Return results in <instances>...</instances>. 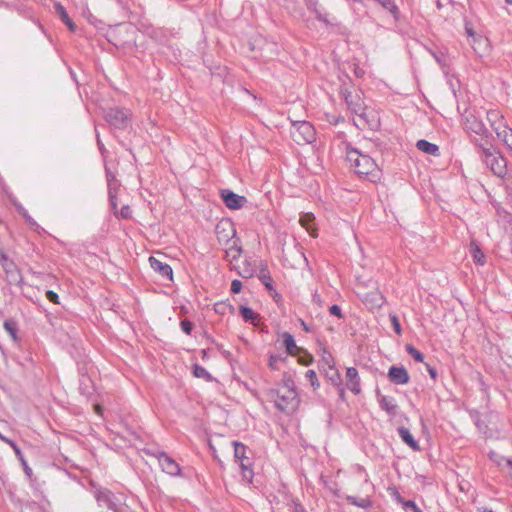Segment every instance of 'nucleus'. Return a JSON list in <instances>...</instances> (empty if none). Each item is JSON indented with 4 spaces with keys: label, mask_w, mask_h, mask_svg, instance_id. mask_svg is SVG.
Returning a JSON list of instances; mask_svg holds the SVG:
<instances>
[{
    "label": "nucleus",
    "mask_w": 512,
    "mask_h": 512,
    "mask_svg": "<svg viewBox=\"0 0 512 512\" xmlns=\"http://www.w3.org/2000/svg\"><path fill=\"white\" fill-rule=\"evenodd\" d=\"M387 377L389 381L396 385H405L410 381V376L404 366H391L388 370Z\"/></svg>",
    "instance_id": "obj_11"
},
{
    "label": "nucleus",
    "mask_w": 512,
    "mask_h": 512,
    "mask_svg": "<svg viewBox=\"0 0 512 512\" xmlns=\"http://www.w3.org/2000/svg\"><path fill=\"white\" fill-rule=\"evenodd\" d=\"M283 344L286 348L287 353L290 355H294L295 352L298 350V347L296 345L293 335H291L288 332H285L283 334Z\"/></svg>",
    "instance_id": "obj_27"
},
{
    "label": "nucleus",
    "mask_w": 512,
    "mask_h": 512,
    "mask_svg": "<svg viewBox=\"0 0 512 512\" xmlns=\"http://www.w3.org/2000/svg\"><path fill=\"white\" fill-rule=\"evenodd\" d=\"M376 396L380 408L384 410L389 416H396L398 405L396 404L395 399L393 397L381 394L379 389L376 390Z\"/></svg>",
    "instance_id": "obj_15"
},
{
    "label": "nucleus",
    "mask_w": 512,
    "mask_h": 512,
    "mask_svg": "<svg viewBox=\"0 0 512 512\" xmlns=\"http://www.w3.org/2000/svg\"><path fill=\"white\" fill-rule=\"evenodd\" d=\"M117 218L129 219L132 216V211L129 205H123L120 212L115 215Z\"/></svg>",
    "instance_id": "obj_43"
},
{
    "label": "nucleus",
    "mask_w": 512,
    "mask_h": 512,
    "mask_svg": "<svg viewBox=\"0 0 512 512\" xmlns=\"http://www.w3.org/2000/svg\"><path fill=\"white\" fill-rule=\"evenodd\" d=\"M315 217L312 213L303 214L300 218L301 225L306 228V230L313 235V222Z\"/></svg>",
    "instance_id": "obj_31"
},
{
    "label": "nucleus",
    "mask_w": 512,
    "mask_h": 512,
    "mask_svg": "<svg viewBox=\"0 0 512 512\" xmlns=\"http://www.w3.org/2000/svg\"><path fill=\"white\" fill-rule=\"evenodd\" d=\"M486 118L488 122L490 123L491 128L494 130V132L497 134V132L502 131V129L507 126L503 122V117L500 115V113L497 110H488L486 114Z\"/></svg>",
    "instance_id": "obj_20"
},
{
    "label": "nucleus",
    "mask_w": 512,
    "mask_h": 512,
    "mask_svg": "<svg viewBox=\"0 0 512 512\" xmlns=\"http://www.w3.org/2000/svg\"><path fill=\"white\" fill-rule=\"evenodd\" d=\"M471 255L475 263L483 265L485 263V255L478 245L471 243Z\"/></svg>",
    "instance_id": "obj_30"
},
{
    "label": "nucleus",
    "mask_w": 512,
    "mask_h": 512,
    "mask_svg": "<svg viewBox=\"0 0 512 512\" xmlns=\"http://www.w3.org/2000/svg\"><path fill=\"white\" fill-rule=\"evenodd\" d=\"M193 374L195 377L203 378L207 381H212V379H213L211 374L204 367H202L199 364L193 365Z\"/></svg>",
    "instance_id": "obj_32"
},
{
    "label": "nucleus",
    "mask_w": 512,
    "mask_h": 512,
    "mask_svg": "<svg viewBox=\"0 0 512 512\" xmlns=\"http://www.w3.org/2000/svg\"><path fill=\"white\" fill-rule=\"evenodd\" d=\"M347 388L355 395L361 392L360 377L358 371L354 367L347 368L346 371Z\"/></svg>",
    "instance_id": "obj_17"
},
{
    "label": "nucleus",
    "mask_w": 512,
    "mask_h": 512,
    "mask_svg": "<svg viewBox=\"0 0 512 512\" xmlns=\"http://www.w3.org/2000/svg\"><path fill=\"white\" fill-rule=\"evenodd\" d=\"M271 297L275 300V302H279L282 298V296L275 290L273 287L272 292H269Z\"/></svg>",
    "instance_id": "obj_61"
},
{
    "label": "nucleus",
    "mask_w": 512,
    "mask_h": 512,
    "mask_svg": "<svg viewBox=\"0 0 512 512\" xmlns=\"http://www.w3.org/2000/svg\"><path fill=\"white\" fill-rule=\"evenodd\" d=\"M21 460H22V462H23V464H24V471H25V473H26L28 476H31V474H32V469L27 465V463H26L23 459H21Z\"/></svg>",
    "instance_id": "obj_64"
},
{
    "label": "nucleus",
    "mask_w": 512,
    "mask_h": 512,
    "mask_svg": "<svg viewBox=\"0 0 512 512\" xmlns=\"http://www.w3.org/2000/svg\"><path fill=\"white\" fill-rule=\"evenodd\" d=\"M92 494L100 507H107L113 512H121V505L112 491L92 484Z\"/></svg>",
    "instance_id": "obj_6"
},
{
    "label": "nucleus",
    "mask_w": 512,
    "mask_h": 512,
    "mask_svg": "<svg viewBox=\"0 0 512 512\" xmlns=\"http://www.w3.org/2000/svg\"><path fill=\"white\" fill-rule=\"evenodd\" d=\"M220 194L222 201L229 209L238 210L247 203L245 196L238 195L229 189H222Z\"/></svg>",
    "instance_id": "obj_9"
},
{
    "label": "nucleus",
    "mask_w": 512,
    "mask_h": 512,
    "mask_svg": "<svg viewBox=\"0 0 512 512\" xmlns=\"http://www.w3.org/2000/svg\"><path fill=\"white\" fill-rule=\"evenodd\" d=\"M149 264L151 268L163 278L167 280L173 279V270L169 264L160 261L154 256L149 257Z\"/></svg>",
    "instance_id": "obj_16"
},
{
    "label": "nucleus",
    "mask_w": 512,
    "mask_h": 512,
    "mask_svg": "<svg viewBox=\"0 0 512 512\" xmlns=\"http://www.w3.org/2000/svg\"><path fill=\"white\" fill-rule=\"evenodd\" d=\"M242 290V282L238 279H234L231 282V292L234 294L240 293Z\"/></svg>",
    "instance_id": "obj_48"
},
{
    "label": "nucleus",
    "mask_w": 512,
    "mask_h": 512,
    "mask_svg": "<svg viewBox=\"0 0 512 512\" xmlns=\"http://www.w3.org/2000/svg\"><path fill=\"white\" fill-rule=\"evenodd\" d=\"M342 95L351 113L357 115L364 124L368 123L365 104L361 96L356 92L349 91L348 89L342 90Z\"/></svg>",
    "instance_id": "obj_7"
},
{
    "label": "nucleus",
    "mask_w": 512,
    "mask_h": 512,
    "mask_svg": "<svg viewBox=\"0 0 512 512\" xmlns=\"http://www.w3.org/2000/svg\"><path fill=\"white\" fill-rule=\"evenodd\" d=\"M346 500L351 505L360 507V508H368L372 505V501L366 497V498H357L355 496L347 495Z\"/></svg>",
    "instance_id": "obj_28"
},
{
    "label": "nucleus",
    "mask_w": 512,
    "mask_h": 512,
    "mask_svg": "<svg viewBox=\"0 0 512 512\" xmlns=\"http://www.w3.org/2000/svg\"><path fill=\"white\" fill-rule=\"evenodd\" d=\"M383 8L394 13L397 11V7L392 0H376Z\"/></svg>",
    "instance_id": "obj_45"
},
{
    "label": "nucleus",
    "mask_w": 512,
    "mask_h": 512,
    "mask_svg": "<svg viewBox=\"0 0 512 512\" xmlns=\"http://www.w3.org/2000/svg\"><path fill=\"white\" fill-rule=\"evenodd\" d=\"M324 361L328 364V370H326V378L331 382L332 385L339 388L340 395L343 396L344 389L342 387V378L339 371L335 368L332 356L324 358Z\"/></svg>",
    "instance_id": "obj_12"
},
{
    "label": "nucleus",
    "mask_w": 512,
    "mask_h": 512,
    "mask_svg": "<svg viewBox=\"0 0 512 512\" xmlns=\"http://www.w3.org/2000/svg\"><path fill=\"white\" fill-rule=\"evenodd\" d=\"M404 509H411L413 512H423L413 500L403 501Z\"/></svg>",
    "instance_id": "obj_46"
},
{
    "label": "nucleus",
    "mask_w": 512,
    "mask_h": 512,
    "mask_svg": "<svg viewBox=\"0 0 512 512\" xmlns=\"http://www.w3.org/2000/svg\"><path fill=\"white\" fill-rule=\"evenodd\" d=\"M474 423L479 430L486 428L485 423L479 418L478 415L474 418Z\"/></svg>",
    "instance_id": "obj_60"
},
{
    "label": "nucleus",
    "mask_w": 512,
    "mask_h": 512,
    "mask_svg": "<svg viewBox=\"0 0 512 512\" xmlns=\"http://www.w3.org/2000/svg\"><path fill=\"white\" fill-rule=\"evenodd\" d=\"M109 205L111 207V210L113 211L114 215H117V208H118V201H117V196H111V198H109Z\"/></svg>",
    "instance_id": "obj_56"
},
{
    "label": "nucleus",
    "mask_w": 512,
    "mask_h": 512,
    "mask_svg": "<svg viewBox=\"0 0 512 512\" xmlns=\"http://www.w3.org/2000/svg\"><path fill=\"white\" fill-rule=\"evenodd\" d=\"M347 160L354 168V172L367 178L371 182H376L380 177V171L376 162L368 155L362 154L359 150L347 145Z\"/></svg>",
    "instance_id": "obj_1"
},
{
    "label": "nucleus",
    "mask_w": 512,
    "mask_h": 512,
    "mask_svg": "<svg viewBox=\"0 0 512 512\" xmlns=\"http://www.w3.org/2000/svg\"><path fill=\"white\" fill-rule=\"evenodd\" d=\"M397 432H398V435L401 438V440L407 446H409L414 451H419L420 450L419 443L414 439V437L412 436V434L410 433L408 428H406L404 426H401V427H399L397 429Z\"/></svg>",
    "instance_id": "obj_22"
},
{
    "label": "nucleus",
    "mask_w": 512,
    "mask_h": 512,
    "mask_svg": "<svg viewBox=\"0 0 512 512\" xmlns=\"http://www.w3.org/2000/svg\"><path fill=\"white\" fill-rule=\"evenodd\" d=\"M55 14L62 20L71 32L76 31V25L68 15L66 8L60 2H54L53 5Z\"/></svg>",
    "instance_id": "obj_19"
},
{
    "label": "nucleus",
    "mask_w": 512,
    "mask_h": 512,
    "mask_svg": "<svg viewBox=\"0 0 512 512\" xmlns=\"http://www.w3.org/2000/svg\"><path fill=\"white\" fill-rule=\"evenodd\" d=\"M162 458L159 460V465L161 466V469L164 473L170 475V476H180L181 475V468L180 465L167 453L164 455H161Z\"/></svg>",
    "instance_id": "obj_13"
},
{
    "label": "nucleus",
    "mask_w": 512,
    "mask_h": 512,
    "mask_svg": "<svg viewBox=\"0 0 512 512\" xmlns=\"http://www.w3.org/2000/svg\"><path fill=\"white\" fill-rule=\"evenodd\" d=\"M180 327L185 334L190 335L194 328V324L188 319H183L180 322Z\"/></svg>",
    "instance_id": "obj_44"
},
{
    "label": "nucleus",
    "mask_w": 512,
    "mask_h": 512,
    "mask_svg": "<svg viewBox=\"0 0 512 512\" xmlns=\"http://www.w3.org/2000/svg\"><path fill=\"white\" fill-rule=\"evenodd\" d=\"M8 444L12 447V449L15 451L16 455H18L22 459V453L18 445L13 441L10 440Z\"/></svg>",
    "instance_id": "obj_59"
},
{
    "label": "nucleus",
    "mask_w": 512,
    "mask_h": 512,
    "mask_svg": "<svg viewBox=\"0 0 512 512\" xmlns=\"http://www.w3.org/2000/svg\"><path fill=\"white\" fill-rule=\"evenodd\" d=\"M425 366H426V370L428 372V374L430 375V377L436 381L437 380V377H438V372H437V369L433 366H431L429 363H424Z\"/></svg>",
    "instance_id": "obj_52"
},
{
    "label": "nucleus",
    "mask_w": 512,
    "mask_h": 512,
    "mask_svg": "<svg viewBox=\"0 0 512 512\" xmlns=\"http://www.w3.org/2000/svg\"><path fill=\"white\" fill-rule=\"evenodd\" d=\"M305 378L310 382L311 386L314 390L320 387V382L317 378L316 372L312 369L307 370L305 373Z\"/></svg>",
    "instance_id": "obj_37"
},
{
    "label": "nucleus",
    "mask_w": 512,
    "mask_h": 512,
    "mask_svg": "<svg viewBox=\"0 0 512 512\" xmlns=\"http://www.w3.org/2000/svg\"><path fill=\"white\" fill-rule=\"evenodd\" d=\"M485 164L489 166L495 175L499 177H504L506 175L507 161L500 152L492 157L488 162H485Z\"/></svg>",
    "instance_id": "obj_14"
},
{
    "label": "nucleus",
    "mask_w": 512,
    "mask_h": 512,
    "mask_svg": "<svg viewBox=\"0 0 512 512\" xmlns=\"http://www.w3.org/2000/svg\"><path fill=\"white\" fill-rule=\"evenodd\" d=\"M464 129L468 133H473L475 135H479L480 137L486 138V143H489V138H491V133L486 128L485 124L482 120L478 119L475 115L470 114L464 119Z\"/></svg>",
    "instance_id": "obj_8"
},
{
    "label": "nucleus",
    "mask_w": 512,
    "mask_h": 512,
    "mask_svg": "<svg viewBox=\"0 0 512 512\" xmlns=\"http://www.w3.org/2000/svg\"><path fill=\"white\" fill-rule=\"evenodd\" d=\"M232 310L233 306L226 301H221L214 304V311L219 315H225Z\"/></svg>",
    "instance_id": "obj_35"
},
{
    "label": "nucleus",
    "mask_w": 512,
    "mask_h": 512,
    "mask_svg": "<svg viewBox=\"0 0 512 512\" xmlns=\"http://www.w3.org/2000/svg\"><path fill=\"white\" fill-rule=\"evenodd\" d=\"M255 272H256L255 269L251 266V264L249 263L248 260H245L243 262V266L238 271L239 275L242 278H251L254 276Z\"/></svg>",
    "instance_id": "obj_34"
},
{
    "label": "nucleus",
    "mask_w": 512,
    "mask_h": 512,
    "mask_svg": "<svg viewBox=\"0 0 512 512\" xmlns=\"http://www.w3.org/2000/svg\"><path fill=\"white\" fill-rule=\"evenodd\" d=\"M472 142L474 143V145L476 147L480 148L481 150L483 149V147H487V146L492 145L490 141H489L488 144L486 143V138L485 137H481L480 139H474Z\"/></svg>",
    "instance_id": "obj_53"
},
{
    "label": "nucleus",
    "mask_w": 512,
    "mask_h": 512,
    "mask_svg": "<svg viewBox=\"0 0 512 512\" xmlns=\"http://www.w3.org/2000/svg\"><path fill=\"white\" fill-rule=\"evenodd\" d=\"M3 327L5 331L10 335L13 342L18 343L20 338L18 337V323L16 320L10 318L4 321Z\"/></svg>",
    "instance_id": "obj_25"
},
{
    "label": "nucleus",
    "mask_w": 512,
    "mask_h": 512,
    "mask_svg": "<svg viewBox=\"0 0 512 512\" xmlns=\"http://www.w3.org/2000/svg\"><path fill=\"white\" fill-rule=\"evenodd\" d=\"M280 390H296L294 380L289 375H284L282 379V387Z\"/></svg>",
    "instance_id": "obj_39"
},
{
    "label": "nucleus",
    "mask_w": 512,
    "mask_h": 512,
    "mask_svg": "<svg viewBox=\"0 0 512 512\" xmlns=\"http://www.w3.org/2000/svg\"><path fill=\"white\" fill-rule=\"evenodd\" d=\"M305 4L311 12L316 11V8H318V0H305Z\"/></svg>",
    "instance_id": "obj_57"
},
{
    "label": "nucleus",
    "mask_w": 512,
    "mask_h": 512,
    "mask_svg": "<svg viewBox=\"0 0 512 512\" xmlns=\"http://www.w3.org/2000/svg\"><path fill=\"white\" fill-rule=\"evenodd\" d=\"M144 453L148 456L156 458L158 461L162 458L161 455H164L166 452L159 450L157 448H145Z\"/></svg>",
    "instance_id": "obj_42"
},
{
    "label": "nucleus",
    "mask_w": 512,
    "mask_h": 512,
    "mask_svg": "<svg viewBox=\"0 0 512 512\" xmlns=\"http://www.w3.org/2000/svg\"><path fill=\"white\" fill-rule=\"evenodd\" d=\"M364 303L370 309L381 308L385 303V298L378 291L367 293L363 298Z\"/></svg>",
    "instance_id": "obj_21"
},
{
    "label": "nucleus",
    "mask_w": 512,
    "mask_h": 512,
    "mask_svg": "<svg viewBox=\"0 0 512 512\" xmlns=\"http://www.w3.org/2000/svg\"><path fill=\"white\" fill-rule=\"evenodd\" d=\"M15 208L31 227H38L37 222L29 215L28 211L21 204H15Z\"/></svg>",
    "instance_id": "obj_33"
},
{
    "label": "nucleus",
    "mask_w": 512,
    "mask_h": 512,
    "mask_svg": "<svg viewBox=\"0 0 512 512\" xmlns=\"http://www.w3.org/2000/svg\"><path fill=\"white\" fill-rule=\"evenodd\" d=\"M329 312L331 315H334L338 318H343L342 310L339 305L334 304L330 306Z\"/></svg>",
    "instance_id": "obj_51"
},
{
    "label": "nucleus",
    "mask_w": 512,
    "mask_h": 512,
    "mask_svg": "<svg viewBox=\"0 0 512 512\" xmlns=\"http://www.w3.org/2000/svg\"><path fill=\"white\" fill-rule=\"evenodd\" d=\"M292 512H307L305 507L297 499H293L291 502Z\"/></svg>",
    "instance_id": "obj_47"
},
{
    "label": "nucleus",
    "mask_w": 512,
    "mask_h": 512,
    "mask_svg": "<svg viewBox=\"0 0 512 512\" xmlns=\"http://www.w3.org/2000/svg\"><path fill=\"white\" fill-rule=\"evenodd\" d=\"M312 361H313V358H312L311 355H306L305 357H301L299 359V363L304 365V366L310 365L312 363Z\"/></svg>",
    "instance_id": "obj_58"
},
{
    "label": "nucleus",
    "mask_w": 512,
    "mask_h": 512,
    "mask_svg": "<svg viewBox=\"0 0 512 512\" xmlns=\"http://www.w3.org/2000/svg\"><path fill=\"white\" fill-rule=\"evenodd\" d=\"M393 496L397 502H399L403 505V501H405V500L401 497L400 493L396 489H394V491H393Z\"/></svg>",
    "instance_id": "obj_63"
},
{
    "label": "nucleus",
    "mask_w": 512,
    "mask_h": 512,
    "mask_svg": "<svg viewBox=\"0 0 512 512\" xmlns=\"http://www.w3.org/2000/svg\"><path fill=\"white\" fill-rule=\"evenodd\" d=\"M46 297L50 302H52L54 304H59V296L56 292H54L52 290H47Z\"/></svg>",
    "instance_id": "obj_50"
},
{
    "label": "nucleus",
    "mask_w": 512,
    "mask_h": 512,
    "mask_svg": "<svg viewBox=\"0 0 512 512\" xmlns=\"http://www.w3.org/2000/svg\"><path fill=\"white\" fill-rule=\"evenodd\" d=\"M258 279L265 286L268 292H272L273 290V279L268 270L267 264L261 262V267L258 273Z\"/></svg>",
    "instance_id": "obj_23"
},
{
    "label": "nucleus",
    "mask_w": 512,
    "mask_h": 512,
    "mask_svg": "<svg viewBox=\"0 0 512 512\" xmlns=\"http://www.w3.org/2000/svg\"><path fill=\"white\" fill-rule=\"evenodd\" d=\"M232 446L234 448L235 461L239 463L241 469L242 479L246 483L251 484L254 472L251 458L247 456L248 447L239 441H232Z\"/></svg>",
    "instance_id": "obj_4"
},
{
    "label": "nucleus",
    "mask_w": 512,
    "mask_h": 512,
    "mask_svg": "<svg viewBox=\"0 0 512 512\" xmlns=\"http://www.w3.org/2000/svg\"><path fill=\"white\" fill-rule=\"evenodd\" d=\"M79 392L86 398H90L95 392V387L92 379L88 374H85L83 372H81V377H79Z\"/></svg>",
    "instance_id": "obj_18"
},
{
    "label": "nucleus",
    "mask_w": 512,
    "mask_h": 512,
    "mask_svg": "<svg viewBox=\"0 0 512 512\" xmlns=\"http://www.w3.org/2000/svg\"><path fill=\"white\" fill-rule=\"evenodd\" d=\"M96 141H97V146H98V149H99L100 153L102 155H104L107 152V150H106V148H105V146H104V144H103V142H102V140L100 138V134H99V132L97 130H96Z\"/></svg>",
    "instance_id": "obj_55"
},
{
    "label": "nucleus",
    "mask_w": 512,
    "mask_h": 512,
    "mask_svg": "<svg viewBox=\"0 0 512 512\" xmlns=\"http://www.w3.org/2000/svg\"><path fill=\"white\" fill-rule=\"evenodd\" d=\"M407 353L417 362H424V354L416 349L412 344L405 347Z\"/></svg>",
    "instance_id": "obj_36"
},
{
    "label": "nucleus",
    "mask_w": 512,
    "mask_h": 512,
    "mask_svg": "<svg viewBox=\"0 0 512 512\" xmlns=\"http://www.w3.org/2000/svg\"><path fill=\"white\" fill-rule=\"evenodd\" d=\"M285 359H286V357H284L282 355L270 354L268 365L272 370H278L277 363L279 361H284Z\"/></svg>",
    "instance_id": "obj_40"
},
{
    "label": "nucleus",
    "mask_w": 512,
    "mask_h": 512,
    "mask_svg": "<svg viewBox=\"0 0 512 512\" xmlns=\"http://www.w3.org/2000/svg\"><path fill=\"white\" fill-rule=\"evenodd\" d=\"M105 175H106L107 184L116 183L117 179H116L115 174L112 173L111 170L107 166H105Z\"/></svg>",
    "instance_id": "obj_54"
},
{
    "label": "nucleus",
    "mask_w": 512,
    "mask_h": 512,
    "mask_svg": "<svg viewBox=\"0 0 512 512\" xmlns=\"http://www.w3.org/2000/svg\"><path fill=\"white\" fill-rule=\"evenodd\" d=\"M239 310L245 322L254 323V321L258 317V314L248 306L241 305Z\"/></svg>",
    "instance_id": "obj_29"
},
{
    "label": "nucleus",
    "mask_w": 512,
    "mask_h": 512,
    "mask_svg": "<svg viewBox=\"0 0 512 512\" xmlns=\"http://www.w3.org/2000/svg\"><path fill=\"white\" fill-rule=\"evenodd\" d=\"M131 112L118 106L103 109L105 121L114 129L125 130L131 124Z\"/></svg>",
    "instance_id": "obj_3"
},
{
    "label": "nucleus",
    "mask_w": 512,
    "mask_h": 512,
    "mask_svg": "<svg viewBox=\"0 0 512 512\" xmlns=\"http://www.w3.org/2000/svg\"><path fill=\"white\" fill-rule=\"evenodd\" d=\"M497 137L512 151V129L505 126L502 131L497 132Z\"/></svg>",
    "instance_id": "obj_26"
},
{
    "label": "nucleus",
    "mask_w": 512,
    "mask_h": 512,
    "mask_svg": "<svg viewBox=\"0 0 512 512\" xmlns=\"http://www.w3.org/2000/svg\"><path fill=\"white\" fill-rule=\"evenodd\" d=\"M13 260L9 259L7 254L1 249L0 250V265L2 268L7 266L8 264L12 263Z\"/></svg>",
    "instance_id": "obj_49"
},
{
    "label": "nucleus",
    "mask_w": 512,
    "mask_h": 512,
    "mask_svg": "<svg viewBox=\"0 0 512 512\" xmlns=\"http://www.w3.org/2000/svg\"><path fill=\"white\" fill-rule=\"evenodd\" d=\"M316 19L320 22H323L326 25H330V21L327 18V14H322V15L316 16Z\"/></svg>",
    "instance_id": "obj_62"
},
{
    "label": "nucleus",
    "mask_w": 512,
    "mask_h": 512,
    "mask_svg": "<svg viewBox=\"0 0 512 512\" xmlns=\"http://www.w3.org/2000/svg\"><path fill=\"white\" fill-rule=\"evenodd\" d=\"M291 124L290 134L297 144L301 145L315 141V128L310 122L305 120L292 121Z\"/></svg>",
    "instance_id": "obj_5"
},
{
    "label": "nucleus",
    "mask_w": 512,
    "mask_h": 512,
    "mask_svg": "<svg viewBox=\"0 0 512 512\" xmlns=\"http://www.w3.org/2000/svg\"><path fill=\"white\" fill-rule=\"evenodd\" d=\"M5 273V280L8 285H16L20 288L24 285V278L21 273V270L16 265V263L13 261L12 263L8 264L4 268H2Z\"/></svg>",
    "instance_id": "obj_10"
},
{
    "label": "nucleus",
    "mask_w": 512,
    "mask_h": 512,
    "mask_svg": "<svg viewBox=\"0 0 512 512\" xmlns=\"http://www.w3.org/2000/svg\"><path fill=\"white\" fill-rule=\"evenodd\" d=\"M389 319L391 321L392 327L397 335L402 334V328L398 319V316L396 314H389Z\"/></svg>",
    "instance_id": "obj_41"
},
{
    "label": "nucleus",
    "mask_w": 512,
    "mask_h": 512,
    "mask_svg": "<svg viewBox=\"0 0 512 512\" xmlns=\"http://www.w3.org/2000/svg\"><path fill=\"white\" fill-rule=\"evenodd\" d=\"M481 151H482V154H483V161L484 162H488L492 157H494L496 154L499 153V151H497L493 147V145H490V146H487V147H483V149Z\"/></svg>",
    "instance_id": "obj_38"
},
{
    "label": "nucleus",
    "mask_w": 512,
    "mask_h": 512,
    "mask_svg": "<svg viewBox=\"0 0 512 512\" xmlns=\"http://www.w3.org/2000/svg\"><path fill=\"white\" fill-rule=\"evenodd\" d=\"M416 147L418 150L433 156H437L439 154L438 145L431 143L425 139H420L416 143Z\"/></svg>",
    "instance_id": "obj_24"
},
{
    "label": "nucleus",
    "mask_w": 512,
    "mask_h": 512,
    "mask_svg": "<svg viewBox=\"0 0 512 512\" xmlns=\"http://www.w3.org/2000/svg\"><path fill=\"white\" fill-rule=\"evenodd\" d=\"M269 396L276 408L285 413H293L299 406L300 399L296 390L271 389Z\"/></svg>",
    "instance_id": "obj_2"
}]
</instances>
